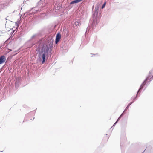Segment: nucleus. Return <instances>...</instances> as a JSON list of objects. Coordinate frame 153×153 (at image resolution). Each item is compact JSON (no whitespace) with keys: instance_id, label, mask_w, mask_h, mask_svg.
Instances as JSON below:
<instances>
[{"instance_id":"obj_1","label":"nucleus","mask_w":153,"mask_h":153,"mask_svg":"<svg viewBox=\"0 0 153 153\" xmlns=\"http://www.w3.org/2000/svg\"><path fill=\"white\" fill-rule=\"evenodd\" d=\"M53 39L51 38L49 39L46 43L43 44L42 47V49L39 53L40 56L42 55V64H43L45 60V56H47L48 51L51 53L53 46Z\"/></svg>"},{"instance_id":"obj_2","label":"nucleus","mask_w":153,"mask_h":153,"mask_svg":"<svg viewBox=\"0 0 153 153\" xmlns=\"http://www.w3.org/2000/svg\"><path fill=\"white\" fill-rule=\"evenodd\" d=\"M150 75H149V76H148L146 77V79L143 81V83L141 84V85H140V88H139V90H138V91L137 92V93L136 97H135L134 98H133V97H132L131 98V100H134V101L133 102H134V101H135V100L136 98L137 97V96L138 93L142 89V88H143V87L146 84V81H148L149 79V77H150Z\"/></svg>"},{"instance_id":"obj_3","label":"nucleus","mask_w":153,"mask_h":153,"mask_svg":"<svg viewBox=\"0 0 153 153\" xmlns=\"http://www.w3.org/2000/svg\"><path fill=\"white\" fill-rule=\"evenodd\" d=\"M41 10V8L38 7H35L34 8H33L31 9L30 10L29 12L30 13H35L37 12H40Z\"/></svg>"},{"instance_id":"obj_4","label":"nucleus","mask_w":153,"mask_h":153,"mask_svg":"<svg viewBox=\"0 0 153 153\" xmlns=\"http://www.w3.org/2000/svg\"><path fill=\"white\" fill-rule=\"evenodd\" d=\"M6 57L4 55H2L0 57V64L4 63L6 60Z\"/></svg>"},{"instance_id":"obj_5","label":"nucleus","mask_w":153,"mask_h":153,"mask_svg":"<svg viewBox=\"0 0 153 153\" xmlns=\"http://www.w3.org/2000/svg\"><path fill=\"white\" fill-rule=\"evenodd\" d=\"M96 10L95 11L94 14L96 16L97 15L98 13L99 10V5L98 4H97L95 7Z\"/></svg>"},{"instance_id":"obj_6","label":"nucleus","mask_w":153,"mask_h":153,"mask_svg":"<svg viewBox=\"0 0 153 153\" xmlns=\"http://www.w3.org/2000/svg\"><path fill=\"white\" fill-rule=\"evenodd\" d=\"M97 23V19L96 18H94L93 20L92 25L94 26Z\"/></svg>"},{"instance_id":"obj_7","label":"nucleus","mask_w":153,"mask_h":153,"mask_svg":"<svg viewBox=\"0 0 153 153\" xmlns=\"http://www.w3.org/2000/svg\"><path fill=\"white\" fill-rule=\"evenodd\" d=\"M82 0H75L71 2V4L81 2Z\"/></svg>"},{"instance_id":"obj_8","label":"nucleus","mask_w":153,"mask_h":153,"mask_svg":"<svg viewBox=\"0 0 153 153\" xmlns=\"http://www.w3.org/2000/svg\"><path fill=\"white\" fill-rule=\"evenodd\" d=\"M38 38V35L36 34H35L32 36L30 39V40H33V39H36Z\"/></svg>"},{"instance_id":"obj_9","label":"nucleus","mask_w":153,"mask_h":153,"mask_svg":"<svg viewBox=\"0 0 153 153\" xmlns=\"http://www.w3.org/2000/svg\"><path fill=\"white\" fill-rule=\"evenodd\" d=\"M80 23L79 22H78V21H76L74 24V25H75V26H80Z\"/></svg>"},{"instance_id":"obj_10","label":"nucleus","mask_w":153,"mask_h":153,"mask_svg":"<svg viewBox=\"0 0 153 153\" xmlns=\"http://www.w3.org/2000/svg\"><path fill=\"white\" fill-rule=\"evenodd\" d=\"M42 41L41 40L39 41L38 43H37L38 44H39V45H38V49L39 48L40 49V46L41 45H42Z\"/></svg>"},{"instance_id":"obj_11","label":"nucleus","mask_w":153,"mask_h":153,"mask_svg":"<svg viewBox=\"0 0 153 153\" xmlns=\"http://www.w3.org/2000/svg\"><path fill=\"white\" fill-rule=\"evenodd\" d=\"M133 103V102H131L130 103L128 104L127 105V106L124 110V111H127V109Z\"/></svg>"},{"instance_id":"obj_12","label":"nucleus","mask_w":153,"mask_h":153,"mask_svg":"<svg viewBox=\"0 0 153 153\" xmlns=\"http://www.w3.org/2000/svg\"><path fill=\"white\" fill-rule=\"evenodd\" d=\"M61 38V35L59 33H58L56 36V39L60 40Z\"/></svg>"},{"instance_id":"obj_13","label":"nucleus","mask_w":153,"mask_h":153,"mask_svg":"<svg viewBox=\"0 0 153 153\" xmlns=\"http://www.w3.org/2000/svg\"><path fill=\"white\" fill-rule=\"evenodd\" d=\"M106 2H105L102 5V7H101V8L102 9H103V8H104L106 5Z\"/></svg>"},{"instance_id":"obj_14","label":"nucleus","mask_w":153,"mask_h":153,"mask_svg":"<svg viewBox=\"0 0 153 153\" xmlns=\"http://www.w3.org/2000/svg\"><path fill=\"white\" fill-rule=\"evenodd\" d=\"M59 41V40L56 39L55 41V43L56 44H57Z\"/></svg>"},{"instance_id":"obj_15","label":"nucleus","mask_w":153,"mask_h":153,"mask_svg":"<svg viewBox=\"0 0 153 153\" xmlns=\"http://www.w3.org/2000/svg\"><path fill=\"white\" fill-rule=\"evenodd\" d=\"M153 79V75L150 78V79H149V82H151L152 80V79Z\"/></svg>"},{"instance_id":"obj_16","label":"nucleus","mask_w":153,"mask_h":153,"mask_svg":"<svg viewBox=\"0 0 153 153\" xmlns=\"http://www.w3.org/2000/svg\"><path fill=\"white\" fill-rule=\"evenodd\" d=\"M30 114H27L25 115V119H27V117H28L29 115Z\"/></svg>"},{"instance_id":"obj_17","label":"nucleus","mask_w":153,"mask_h":153,"mask_svg":"<svg viewBox=\"0 0 153 153\" xmlns=\"http://www.w3.org/2000/svg\"><path fill=\"white\" fill-rule=\"evenodd\" d=\"M153 73V70H152L150 72V74Z\"/></svg>"},{"instance_id":"obj_18","label":"nucleus","mask_w":153,"mask_h":153,"mask_svg":"<svg viewBox=\"0 0 153 153\" xmlns=\"http://www.w3.org/2000/svg\"><path fill=\"white\" fill-rule=\"evenodd\" d=\"M122 116H121L120 115V117H119V118H118L117 120H118H118H120V119L121 118V117Z\"/></svg>"},{"instance_id":"obj_19","label":"nucleus","mask_w":153,"mask_h":153,"mask_svg":"<svg viewBox=\"0 0 153 153\" xmlns=\"http://www.w3.org/2000/svg\"><path fill=\"white\" fill-rule=\"evenodd\" d=\"M27 1V0H24V1L23 3H25V4H26V2Z\"/></svg>"},{"instance_id":"obj_20","label":"nucleus","mask_w":153,"mask_h":153,"mask_svg":"<svg viewBox=\"0 0 153 153\" xmlns=\"http://www.w3.org/2000/svg\"><path fill=\"white\" fill-rule=\"evenodd\" d=\"M124 112L125 111H124L121 114V115H120L121 116H122L124 114Z\"/></svg>"},{"instance_id":"obj_21","label":"nucleus","mask_w":153,"mask_h":153,"mask_svg":"<svg viewBox=\"0 0 153 153\" xmlns=\"http://www.w3.org/2000/svg\"><path fill=\"white\" fill-rule=\"evenodd\" d=\"M118 122V120H117L116 122L114 124V125H116V124L117 123V122Z\"/></svg>"},{"instance_id":"obj_22","label":"nucleus","mask_w":153,"mask_h":153,"mask_svg":"<svg viewBox=\"0 0 153 153\" xmlns=\"http://www.w3.org/2000/svg\"><path fill=\"white\" fill-rule=\"evenodd\" d=\"M118 122V120H117L116 122L114 124V125H116V124L117 123V122Z\"/></svg>"},{"instance_id":"obj_23","label":"nucleus","mask_w":153,"mask_h":153,"mask_svg":"<svg viewBox=\"0 0 153 153\" xmlns=\"http://www.w3.org/2000/svg\"><path fill=\"white\" fill-rule=\"evenodd\" d=\"M115 125H113V126H112V127H111V128H112V127H113Z\"/></svg>"},{"instance_id":"obj_24","label":"nucleus","mask_w":153,"mask_h":153,"mask_svg":"<svg viewBox=\"0 0 153 153\" xmlns=\"http://www.w3.org/2000/svg\"><path fill=\"white\" fill-rule=\"evenodd\" d=\"M35 44H32V46H33V45H34Z\"/></svg>"},{"instance_id":"obj_25","label":"nucleus","mask_w":153,"mask_h":153,"mask_svg":"<svg viewBox=\"0 0 153 153\" xmlns=\"http://www.w3.org/2000/svg\"><path fill=\"white\" fill-rule=\"evenodd\" d=\"M9 50H10V51H12V50L11 49H9Z\"/></svg>"},{"instance_id":"obj_26","label":"nucleus","mask_w":153,"mask_h":153,"mask_svg":"<svg viewBox=\"0 0 153 153\" xmlns=\"http://www.w3.org/2000/svg\"><path fill=\"white\" fill-rule=\"evenodd\" d=\"M89 27L88 28V27H87V30H88V29H89Z\"/></svg>"},{"instance_id":"obj_27","label":"nucleus","mask_w":153,"mask_h":153,"mask_svg":"<svg viewBox=\"0 0 153 153\" xmlns=\"http://www.w3.org/2000/svg\"><path fill=\"white\" fill-rule=\"evenodd\" d=\"M27 120H29L28 119H27Z\"/></svg>"},{"instance_id":"obj_28","label":"nucleus","mask_w":153,"mask_h":153,"mask_svg":"<svg viewBox=\"0 0 153 153\" xmlns=\"http://www.w3.org/2000/svg\"><path fill=\"white\" fill-rule=\"evenodd\" d=\"M34 119V117H33V119Z\"/></svg>"},{"instance_id":"obj_29","label":"nucleus","mask_w":153,"mask_h":153,"mask_svg":"<svg viewBox=\"0 0 153 153\" xmlns=\"http://www.w3.org/2000/svg\"><path fill=\"white\" fill-rule=\"evenodd\" d=\"M143 152H142V153H143Z\"/></svg>"}]
</instances>
